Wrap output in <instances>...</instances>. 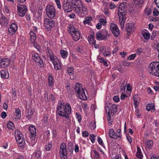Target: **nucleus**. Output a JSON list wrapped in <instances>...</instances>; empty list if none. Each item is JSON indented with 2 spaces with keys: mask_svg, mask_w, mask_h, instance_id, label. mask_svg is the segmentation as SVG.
<instances>
[{
  "mask_svg": "<svg viewBox=\"0 0 159 159\" xmlns=\"http://www.w3.org/2000/svg\"><path fill=\"white\" fill-rule=\"evenodd\" d=\"M101 32L103 38V40H107L110 36L108 31L105 30H101Z\"/></svg>",
  "mask_w": 159,
  "mask_h": 159,
  "instance_id": "22",
  "label": "nucleus"
},
{
  "mask_svg": "<svg viewBox=\"0 0 159 159\" xmlns=\"http://www.w3.org/2000/svg\"><path fill=\"white\" fill-rule=\"evenodd\" d=\"M95 136L93 134L90 135L89 139L91 140V141L92 143H94L95 141Z\"/></svg>",
  "mask_w": 159,
  "mask_h": 159,
  "instance_id": "47",
  "label": "nucleus"
},
{
  "mask_svg": "<svg viewBox=\"0 0 159 159\" xmlns=\"http://www.w3.org/2000/svg\"><path fill=\"white\" fill-rule=\"evenodd\" d=\"M32 59L36 63L38 64L39 65H40L41 67L43 66V61L38 54L35 52H33L32 53Z\"/></svg>",
  "mask_w": 159,
  "mask_h": 159,
  "instance_id": "11",
  "label": "nucleus"
},
{
  "mask_svg": "<svg viewBox=\"0 0 159 159\" xmlns=\"http://www.w3.org/2000/svg\"><path fill=\"white\" fill-rule=\"evenodd\" d=\"M52 147V144L50 143H48L45 146V149L47 151H49L51 150Z\"/></svg>",
  "mask_w": 159,
  "mask_h": 159,
  "instance_id": "44",
  "label": "nucleus"
},
{
  "mask_svg": "<svg viewBox=\"0 0 159 159\" xmlns=\"http://www.w3.org/2000/svg\"><path fill=\"white\" fill-rule=\"evenodd\" d=\"M98 141L99 144L102 146H103L104 145L103 143V141L101 138L98 136Z\"/></svg>",
  "mask_w": 159,
  "mask_h": 159,
  "instance_id": "52",
  "label": "nucleus"
},
{
  "mask_svg": "<svg viewBox=\"0 0 159 159\" xmlns=\"http://www.w3.org/2000/svg\"><path fill=\"white\" fill-rule=\"evenodd\" d=\"M126 83L125 81L123 82L120 87V89L122 91H124L125 89Z\"/></svg>",
  "mask_w": 159,
  "mask_h": 159,
  "instance_id": "46",
  "label": "nucleus"
},
{
  "mask_svg": "<svg viewBox=\"0 0 159 159\" xmlns=\"http://www.w3.org/2000/svg\"><path fill=\"white\" fill-rule=\"evenodd\" d=\"M48 117L46 115H44L43 118L42 120L43 124H46L48 122Z\"/></svg>",
  "mask_w": 159,
  "mask_h": 159,
  "instance_id": "43",
  "label": "nucleus"
},
{
  "mask_svg": "<svg viewBox=\"0 0 159 159\" xmlns=\"http://www.w3.org/2000/svg\"><path fill=\"white\" fill-rule=\"evenodd\" d=\"M68 32L71 35L73 40L75 41H78L80 38V34L78 29L74 28V26L70 24L68 26Z\"/></svg>",
  "mask_w": 159,
  "mask_h": 159,
  "instance_id": "4",
  "label": "nucleus"
},
{
  "mask_svg": "<svg viewBox=\"0 0 159 159\" xmlns=\"http://www.w3.org/2000/svg\"><path fill=\"white\" fill-rule=\"evenodd\" d=\"M96 37L97 39L99 40H103L101 30L97 32L96 34Z\"/></svg>",
  "mask_w": 159,
  "mask_h": 159,
  "instance_id": "33",
  "label": "nucleus"
},
{
  "mask_svg": "<svg viewBox=\"0 0 159 159\" xmlns=\"http://www.w3.org/2000/svg\"><path fill=\"white\" fill-rule=\"evenodd\" d=\"M75 88V90L76 91L79 98L84 100H86L87 98L81 85L79 83H77L76 84Z\"/></svg>",
  "mask_w": 159,
  "mask_h": 159,
  "instance_id": "5",
  "label": "nucleus"
},
{
  "mask_svg": "<svg viewBox=\"0 0 159 159\" xmlns=\"http://www.w3.org/2000/svg\"><path fill=\"white\" fill-rule=\"evenodd\" d=\"M143 36L144 39H148L150 38V34L149 33L145 32L143 34Z\"/></svg>",
  "mask_w": 159,
  "mask_h": 159,
  "instance_id": "42",
  "label": "nucleus"
},
{
  "mask_svg": "<svg viewBox=\"0 0 159 159\" xmlns=\"http://www.w3.org/2000/svg\"><path fill=\"white\" fill-rule=\"evenodd\" d=\"M34 155L37 158H40L41 157V152L39 151H37L34 152Z\"/></svg>",
  "mask_w": 159,
  "mask_h": 159,
  "instance_id": "45",
  "label": "nucleus"
},
{
  "mask_svg": "<svg viewBox=\"0 0 159 159\" xmlns=\"http://www.w3.org/2000/svg\"><path fill=\"white\" fill-rule=\"evenodd\" d=\"M100 23L102 24L103 25H105L106 24V20L103 19H101L100 20Z\"/></svg>",
  "mask_w": 159,
  "mask_h": 159,
  "instance_id": "61",
  "label": "nucleus"
},
{
  "mask_svg": "<svg viewBox=\"0 0 159 159\" xmlns=\"http://www.w3.org/2000/svg\"><path fill=\"white\" fill-rule=\"evenodd\" d=\"M34 112V111L31 108L28 109L26 115V118L30 120L31 118V116Z\"/></svg>",
  "mask_w": 159,
  "mask_h": 159,
  "instance_id": "24",
  "label": "nucleus"
},
{
  "mask_svg": "<svg viewBox=\"0 0 159 159\" xmlns=\"http://www.w3.org/2000/svg\"><path fill=\"white\" fill-rule=\"evenodd\" d=\"M55 25V22L52 19L46 18L44 21V26L48 30H50Z\"/></svg>",
  "mask_w": 159,
  "mask_h": 159,
  "instance_id": "9",
  "label": "nucleus"
},
{
  "mask_svg": "<svg viewBox=\"0 0 159 159\" xmlns=\"http://www.w3.org/2000/svg\"><path fill=\"white\" fill-rule=\"evenodd\" d=\"M46 53L48 57L50 58V60L52 61L54 60L55 58H57L56 56H54L52 51L49 48H48Z\"/></svg>",
  "mask_w": 159,
  "mask_h": 159,
  "instance_id": "21",
  "label": "nucleus"
},
{
  "mask_svg": "<svg viewBox=\"0 0 159 159\" xmlns=\"http://www.w3.org/2000/svg\"><path fill=\"white\" fill-rule=\"evenodd\" d=\"M127 3L125 2L120 3L118 11L119 24L122 29L124 27L126 20Z\"/></svg>",
  "mask_w": 159,
  "mask_h": 159,
  "instance_id": "1",
  "label": "nucleus"
},
{
  "mask_svg": "<svg viewBox=\"0 0 159 159\" xmlns=\"http://www.w3.org/2000/svg\"><path fill=\"white\" fill-rule=\"evenodd\" d=\"M44 98L45 100L47 101H49V99L48 97V92H45L44 94Z\"/></svg>",
  "mask_w": 159,
  "mask_h": 159,
  "instance_id": "48",
  "label": "nucleus"
},
{
  "mask_svg": "<svg viewBox=\"0 0 159 159\" xmlns=\"http://www.w3.org/2000/svg\"><path fill=\"white\" fill-rule=\"evenodd\" d=\"M48 83H49V85L50 86H52L53 84V78L51 75H49Z\"/></svg>",
  "mask_w": 159,
  "mask_h": 159,
  "instance_id": "34",
  "label": "nucleus"
},
{
  "mask_svg": "<svg viewBox=\"0 0 159 159\" xmlns=\"http://www.w3.org/2000/svg\"><path fill=\"white\" fill-rule=\"evenodd\" d=\"M17 7L18 15L20 16H24L27 11V7L24 5L19 4L17 5Z\"/></svg>",
  "mask_w": 159,
  "mask_h": 159,
  "instance_id": "8",
  "label": "nucleus"
},
{
  "mask_svg": "<svg viewBox=\"0 0 159 159\" xmlns=\"http://www.w3.org/2000/svg\"><path fill=\"white\" fill-rule=\"evenodd\" d=\"M3 12L7 16H10V11L7 7H5L3 8Z\"/></svg>",
  "mask_w": 159,
  "mask_h": 159,
  "instance_id": "40",
  "label": "nucleus"
},
{
  "mask_svg": "<svg viewBox=\"0 0 159 159\" xmlns=\"http://www.w3.org/2000/svg\"><path fill=\"white\" fill-rule=\"evenodd\" d=\"M15 113L16 117L15 118L16 119H20L21 117V111L19 108H16L15 110Z\"/></svg>",
  "mask_w": 159,
  "mask_h": 159,
  "instance_id": "27",
  "label": "nucleus"
},
{
  "mask_svg": "<svg viewBox=\"0 0 159 159\" xmlns=\"http://www.w3.org/2000/svg\"><path fill=\"white\" fill-rule=\"evenodd\" d=\"M10 62L11 61L8 59H1L0 60V67L6 68Z\"/></svg>",
  "mask_w": 159,
  "mask_h": 159,
  "instance_id": "16",
  "label": "nucleus"
},
{
  "mask_svg": "<svg viewBox=\"0 0 159 159\" xmlns=\"http://www.w3.org/2000/svg\"><path fill=\"white\" fill-rule=\"evenodd\" d=\"M54 66V69L56 70H59L61 69V66L58 59L55 58L54 60L52 61Z\"/></svg>",
  "mask_w": 159,
  "mask_h": 159,
  "instance_id": "17",
  "label": "nucleus"
},
{
  "mask_svg": "<svg viewBox=\"0 0 159 159\" xmlns=\"http://www.w3.org/2000/svg\"><path fill=\"white\" fill-rule=\"evenodd\" d=\"M146 148L150 149L152 147L153 145V142L152 141L150 140H147V142H146Z\"/></svg>",
  "mask_w": 159,
  "mask_h": 159,
  "instance_id": "29",
  "label": "nucleus"
},
{
  "mask_svg": "<svg viewBox=\"0 0 159 159\" xmlns=\"http://www.w3.org/2000/svg\"><path fill=\"white\" fill-rule=\"evenodd\" d=\"M46 11L47 16L50 18H53L56 15V9L55 7L50 5L46 7Z\"/></svg>",
  "mask_w": 159,
  "mask_h": 159,
  "instance_id": "6",
  "label": "nucleus"
},
{
  "mask_svg": "<svg viewBox=\"0 0 159 159\" xmlns=\"http://www.w3.org/2000/svg\"><path fill=\"white\" fill-rule=\"evenodd\" d=\"M106 48L104 46H102L101 48H100L99 49L100 51L102 53H104V52L106 50Z\"/></svg>",
  "mask_w": 159,
  "mask_h": 159,
  "instance_id": "64",
  "label": "nucleus"
},
{
  "mask_svg": "<svg viewBox=\"0 0 159 159\" xmlns=\"http://www.w3.org/2000/svg\"><path fill=\"white\" fill-rule=\"evenodd\" d=\"M60 54L62 57L64 59L66 58L68 56L67 52L64 50H62L60 51Z\"/></svg>",
  "mask_w": 159,
  "mask_h": 159,
  "instance_id": "30",
  "label": "nucleus"
},
{
  "mask_svg": "<svg viewBox=\"0 0 159 159\" xmlns=\"http://www.w3.org/2000/svg\"><path fill=\"white\" fill-rule=\"evenodd\" d=\"M15 138L16 141L23 138V134L21 132L18 130H17L15 132Z\"/></svg>",
  "mask_w": 159,
  "mask_h": 159,
  "instance_id": "23",
  "label": "nucleus"
},
{
  "mask_svg": "<svg viewBox=\"0 0 159 159\" xmlns=\"http://www.w3.org/2000/svg\"><path fill=\"white\" fill-rule=\"evenodd\" d=\"M17 25L14 23H12L8 29V34L10 35H14L17 31Z\"/></svg>",
  "mask_w": 159,
  "mask_h": 159,
  "instance_id": "14",
  "label": "nucleus"
},
{
  "mask_svg": "<svg viewBox=\"0 0 159 159\" xmlns=\"http://www.w3.org/2000/svg\"><path fill=\"white\" fill-rule=\"evenodd\" d=\"M59 154L61 159H67V150L65 143H62L61 144Z\"/></svg>",
  "mask_w": 159,
  "mask_h": 159,
  "instance_id": "7",
  "label": "nucleus"
},
{
  "mask_svg": "<svg viewBox=\"0 0 159 159\" xmlns=\"http://www.w3.org/2000/svg\"><path fill=\"white\" fill-rule=\"evenodd\" d=\"M1 76L2 78L7 79L9 77L8 71L7 70H2L1 72Z\"/></svg>",
  "mask_w": 159,
  "mask_h": 159,
  "instance_id": "25",
  "label": "nucleus"
},
{
  "mask_svg": "<svg viewBox=\"0 0 159 159\" xmlns=\"http://www.w3.org/2000/svg\"><path fill=\"white\" fill-rule=\"evenodd\" d=\"M159 14V11L156 9H154L153 11V15L155 16H157Z\"/></svg>",
  "mask_w": 159,
  "mask_h": 159,
  "instance_id": "59",
  "label": "nucleus"
},
{
  "mask_svg": "<svg viewBox=\"0 0 159 159\" xmlns=\"http://www.w3.org/2000/svg\"><path fill=\"white\" fill-rule=\"evenodd\" d=\"M16 142L17 144L20 147L22 146H23L25 143V139L23 138L21 139L17 140Z\"/></svg>",
  "mask_w": 159,
  "mask_h": 159,
  "instance_id": "35",
  "label": "nucleus"
},
{
  "mask_svg": "<svg viewBox=\"0 0 159 159\" xmlns=\"http://www.w3.org/2000/svg\"><path fill=\"white\" fill-rule=\"evenodd\" d=\"M149 73L159 77V62L154 61L151 63L148 68Z\"/></svg>",
  "mask_w": 159,
  "mask_h": 159,
  "instance_id": "3",
  "label": "nucleus"
},
{
  "mask_svg": "<svg viewBox=\"0 0 159 159\" xmlns=\"http://www.w3.org/2000/svg\"><path fill=\"white\" fill-rule=\"evenodd\" d=\"M7 126L9 129H12L14 128V125L12 122L10 121L8 122Z\"/></svg>",
  "mask_w": 159,
  "mask_h": 159,
  "instance_id": "37",
  "label": "nucleus"
},
{
  "mask_svg": "<svg viewBox=\"0 0 159 159\" xmlns=\"http://www.w3.org/2000/svg\"><path fill=\"white\" fill-rule=\"evenodd\" d=\"M144 1V0H135V2L137 4H142Z\"/></svg>",
  "mask_w": 159,
  "mask_h": 159,
  "instance_id": "58",
  "label": "nucleus"
},
{
  "mask_svg": "<svg viewBox=\"0 0 159 159\" xmlns=\"http://www.w3.org/2000/svg\"><path fill=\"white\" fill-rule=\"evenodd\" d=\"M30 34L31 42L34 43L36 38V34L33 31H31L30 33Z\"/></svg>",
  "mask_w": 159,
  "mask_h": 159,
  "instance_id": "26",
  "label": "nucleus"
},
{
  "mask_svg": "<svg viewBox=\"0 0 159 159\" xmlns=\"http://www.w3.org/2000/svg\"><path fill=\"white\" fill-rule=\"evenodd\" d=\"M136 54H133L130 55L128 57V59L130 60H134L136 56Z\"/></svg>",
  "mask_w": 159,
  "mask_h": 159,
  "instance_id": "57",
  "label": "nucleus"
},
{
  "mask_svg": "<svg viewBox=\"0 0 159 159\" xmlns=\"http://www.w3.org/2000/svg\"><path fill=\"white\" fill-rule=\"evenodd\" d=\"M135 26L133 23H130L126 25L127 32L128 34H130L131 32L135 30Z\"/></svg>",
  "mask_w": 159,
  "mask_h": 159,
  "instance_id": "19",
  "label": "nucleus"
},
{
  "mask_svg": "<svg viewBox=\"0 0 159 159\" xmlns=\"http://www.w3.org/2000/svg\"><path fill=\"white\" fill-rule=\"evenodd\" d=\"M126 138L129 143L131 144L132 141V139L131 137L129 134H127L126 135Z\"/></svg>",
  "mask_w": 159,
  "mask_h": 159,
  "instance_id": "56",
  "label": "nucleus"
},
{
  "mask_svg": "<svg viewBox=\"0 0 159 159\" xmlns=\"http://www.w3.org/2000/svg\"><path fill=\"white\" fill-rule=\"evenodd\" d=\"M89 134L88 132L86 131H84L82 132V135L84 137H87L89 136Z\"/></svg>",
  "mask_w": 159,
  "mask_h": 159,
  "instance_id": "62",
  "label": "nucleus"
},
{
  "mask_svg": "<svg viewBox=\"0 0 159 159\" xmlns=\"http://www.w3.org/2000/svg\"><path fill=\"white\" fill-rule=\"evenodd\" d=\"M66 88L68 93H70L71 92L72 87H70V85H66Z\"/></svg>",
  "mask_w": 159,
  "mask_h": 159,
  "instance_id": "53",
  "label": "nucleus"
},
{
  "mask_svg": "<svg viewBox=\"0 0 159 159\" xmlns=\"http://www.w3.org/2000/svg\"><path fill=\"white\" fill-rule=\"evenodd\" d=\"M113 100L115 102H117L119 101V98L117 96H114L113 98Z\"/></svg>",
  "mask_w": 159,
  "mask_h": 159,
  "instance_id": "54",
  "label": "nucleus"
},
{
  "mask_svg": "<svg viewBox=\"0 0 159 159\" xmlns=\"http://www.w3.org/2000/svg\"><path fill=\"white\" fill-rule=\"evenodd\" d=\"M137 97H138V96L137 95H134L133 96L134 101L135 108L138 107L139 103L140 101L139 99H138Z\"/></svg>",
  "mask_w": 159,
  "mask_h": 159,
  "instance_id": "31",
  "label": "nucleus"
},
{
  "mask_svg": "<svg viewBox=\"0 0 159 159\" xmlns=\"http://www.w3.org/2000/svg\"><path fill=\"white\" fill-rule=\"evenodd\" d=\"M155 108L154 105L152 104H148L146 106V109L148 111H150L151 110H153Z\"/></svg>",
  "mask_w": 159,
  "mask_h": 159,
  "instance_id": "36",
  "label": "nucleus"
},
{
  "mask_svg": "<svg viewBox=\"0 0 159 159\" xmlns=\"http://www.w3.org/2000/svg\"><path fill=\"white\" fill-rule=\"evenodd\" d=\"M103 55L105 57L109 56L111 55V52L109 51H105L103 53Z\"/></svg>",
  "mask_w": 159,
  "mask_h": 159,
  "instance_id": "55",
  "label": "nucleus"
},
{
  "mask_svg": "<svg viewBox=\"0 0 159 159\" xmlns=\"http://www.w3.org/2000/svg\"><path fill=\"white\" fill-rule=\"evenodd\" d=\"M98 61L102 63H103L104 65L106 66H108V65L107 61L104 60L103 58H100L99 59Z\"/></svg>",
  "mask_w": 159,
  "mask_h": 159,
  "instance_id": "38",
  "label": "nucleus"
},
{
  "mask_svg": "<svg viewBox=\"0 0 159 159\" xmlns=\"http://www.w3.org/2000/svg\"><path fill=\"white\" fill-rule=\"evenodd\" d=\"M57 107V112L60 116L65 117L67 119L69 118V115L71 113V108L68 103L66 105L61 103L59 104Z\"/></svg>",
  "mask_w": 159,
  "mask_h": 159,
  "instance_id": "2",
  "label": "nucleus"
},
{
  "mask_svg": "<svg viewBox=\"0 0 159 159\" xmlns=\"http://www.w3.org/2000/svg\"><path fill=\"white\" fill-rule=\"evenodd\" d=\"M109 135L110 137L112 138L117 139L118 138H120V135H116L114 130L111 129H110L109 131Z\"/></svg>",
  "mask_w": 159,
  "mask_h": 159,
  "instance_id": "20",
  "label": "nucleus"
},
{
  "mask_svg": "<svg viewBox=\"0 0 159 159\" xmlns=\"http://www.w3.org/2000/svg\"><path fill=\"white\" fill-rule=\"evenodd\" d=\"M137 151L136 153L137 157L140 159H142L143 155L140 149L139 148L137 147Z\"/></svg>",
  "mask_w": 159,
  "mask_h": 159,
  "instance_id": "28",
  "label": "nucleus"
},
{
  "mask_svg": "<svg viewBox=\"0 0 159 159\" xmlns=\"http://www.w3.org/2000/svg\"><path fill=\"white\" fill-rule=\"evenodd\" d=\"M72 4L66 3L63 5V9L65 12H70L72 10Z\"/></svg>",
  "mask_w": 159,
  "mask_h": 159,
  "instance_id": "18",
  "label": "nucleus"
},
{
  "mask_svg": "<svg viewBox=\"0 0 159 159\" xmlns=\"http://www.w3.org/2000/svg\"><path fill=\"white\" fill-rule=\"evenodd\" d=\"M92 20V18L91 17H87L85 18V20L83 21V22L84 25L88 24L89 25H90L91 24L90 22Z\"/></svg>",
  "mask_w": 159,
  "mask_h": 159,
  "instance_id": "32",
  "label": "nucleus"
},
{
  "mask_svg": "<svg viewBox=\"0 0 159 159\" xmlns=\"http://www.w3.org/2000/svg\"><path fill=\"white\" fill-rule=\"evenodd\" d=\"M93 151L94 154V158L98 159L99 157V156L98 152L95 150H93Z\"/></svg>",
  "mask_w": 159,
  "mask_h": 159,
  "instance_id": "49",
  "label": "nucleus"
},
{
  "mask_svg": "<svg viewBox=\"0 0 159 159\" xmlns=\"http://www.w3.org/2000/svg\"><path fill=\"white\" fill-rule=\"evenodd\" d=\"M110 30L113 35L117 37L119 35L120 33L117 25L113 23H111L110 25Z\"/></svg>",
  "mask_w": 159,
  "mask_h": 159,
  "instance_id": "10",
  "label": "nucleus"
},
{
  "mask_svg": "<svg viewBox=\"0 0 159 159\" xmlns=\"http://www.w3.org/2000/svg\"><path fill=\"white\" fill-rule=\"evenodd\" d=\"M109 106L107 105L105 107L106 111L108 110V113H110L112 115H114L117 111V106L115 104H110Z\"/></svg>",
  "mask_w": 159,
  "mask_h": 159,
  "instance_id": "12",
  "label": "nucleus"
},
{
  "mask_svg": "<svg viewBox=\"0 0 159 159\" xmlns=\"http://www.w3.org/2000/svg\"><path fill=\"white\" fill-rule=\"evenodd\" d=\"M89 41L91 44H94L95 43V41L94 40V39L93 37L90 38Z\"/></svg>",
  "mask_w": 159,
  "mask_h": 159,
  "instance_id": "50",
  "label": "nucleus"
},
{
  "mask_svg": "<svg viewBox=\"0 0 159 159\" xmlns=\"http://www.w3.org/2000/svg\"><path fill=\"white\" fill-rule=\"evenodd\" d=\"M9 20L3 14L0 15V24L2 26H7Z\"/></svg>",
  "mask_w": 159,
  "mask_h": 159,
  "instance_id": "15",
  "label": "nucleus"
},
{
  "mask_svg": "<svg viewBox=\"0 0 159 159\" xmlns=\"http://www.w3.org/2000/svg\"><path fill=\"white\" fill-rule=\"evenodd\" d=\"M74 68L72 67H68L67 68V71L69 74H72L74 72Z\"/></svg>",
  "mask_w": 159,
  "mask_h": 159,
  "instance_id": "41",
  "label": "nucleus"
},
{
  "mask_svg": "<svg viewBox=\"0 0 159 159\" xmlns=\"http://www.w3.org/2000/svg\"><path fill=\"white\" fill-rule=\"evenodd\" d=\"M76 118L78 120V121L80 122L81 120V118L80 114V113L77 112L76 113Z\"/></svg>",
  "mask_w": 159,
  "mask_h": 159,
  "instance_id": "51",
  "label": "nucleus"
},
{
  "mask_svg": "<svg viewBox=\"0 0 159 159\" xmlns=\"http://www.w3.org/2000/svg\"><path fill=\"white\" fill-rule=\"evenodd\" d=\"M143 51V49L141 48H139L137 49L136 53L139 55Z\"/></svg>",
  "mask_w": 159,
  "mask_h": 159,
  "instance_id": "60",
  "label": "nucleus"
},
{
  "mask_svg": "<svg viewBox=\"0 0 159 159\" xmlns=\"http://www.w3.org/2000/svg\"><path fill=\"white\" fill-rule=\"evenodd\" d=\"M49 101H54L55 99L54 95L52 94H51L49 96Z\"/></svg>",
  "mask_w": 159,
  "mask_h": 159,
  "instance_id": "63",
  "label": "nucleus"
},
{
  "mask_svg": "<svg viewBox=\"0 0 159 159\" xmlns=\"http://www.w3.org/2000/svg\"><path fill=\"white\" fill-rule=\"evenodd\" d=\"M113 116V115H111V114H110V113H108L107 115V120L109 123L111 125V124L112 123V120L111 119V116Z\"/></svg>",
  "mask_w": 159,
  "mask_h": 159,
  "instance_id": "39",
  "label": "nucleus"
},
{
  "mask_svg": "<svg viewBox=\"0 0 159 159\" xmlns=\"http://www.w3.org/2000/svg\"><path fill=\"white\" fill-rule=\"evenodd\" d=\"M28 129L30 134V137L31 139V141H34V144L35 143V139L36 136V129L34 126H31L29 127Z\"/></svg>",
  "mask_w": 159,
  "mask_h": 159,
  "instance_id": "13",
  "label": "nucleus"
}]
</instances>
